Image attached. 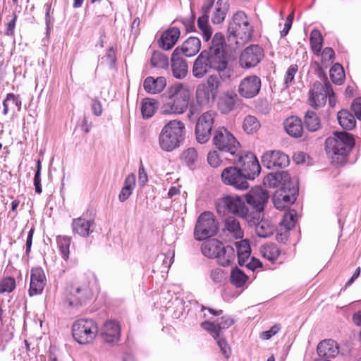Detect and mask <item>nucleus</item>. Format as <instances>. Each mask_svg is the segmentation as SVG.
<instances>
[{
    "mask_svg": "<svg viewBox=\"0 0 361 361\" xmlns=\"http://www.w3.org/2000/svg\"><path fill=\"white\" fill-rule=\"evenodd\" d=\"M192 92L188 85L177 82L167 90L166 100L160 107L162 115H180L189 107Z\"/></svg>",
    "mask_w": 361,
    "mask_h": 361,
    "instance_id": "obj_1",
    "label": "nucleus"
},
{
    "mask_svg": "<svg viewBox=\"0 0 361 361\" xmlns=\"http://www.w3.org/2000/svg\"><path fill=\"white\" fill-rule=\"evenodd\" d=\"M290 180L288 172L281 171L269 173L265 178V182L272 188L277 187L279 183L284 182L283 186L275 191L273 195V203H295L298 195V186Z\"/></svg>",
    "mask_w": 361,
    "mask_h": 361,
    "instance_id": "obj_2",
    "label": "nucleus"
},
{
    "mask_svg": "<svg viewBox=\"0 0 361 361\" xmlns=\"http://www.w3.org/2000/svg\"><path fill=\"white\" fill-rule=\"evenodd\" d=\"M93 276H82L68 286L63 295V301L68 306L78 307L92 298Z\"/></svg>",
    "mask_w": 361,
    "mask_h": 361,
    "instance_id": "obj_3",
    "label": "nucleus"
},
{
    "mask_svg": "<svg viewBox=\"0 0 361 361\" xmlns=\"http://www.w3.org/2000/svg\"><path fill=\"white\" fill-rule=\"evenodd\" d=\"M185 124L181 121H169L163 126L158 137L160 149L166 152L178 149L185 140Z\"/></svg>",
    "mask_w": 361,
    "mask_h": 361,
    "instance_id": "obj_4",
    "label": "nucleus"
},
{
    "mask_svg": "<svg viewBox=\"0 0 361 361\" xmlns=\"http://www.w3.org/2000/svg\"><path fill=\"white\" fill-rule=\"evenodd\" d=\"M355 145L352 135L341 132L335 134L333 137H329L325 142L326 153L331 157L334 162L344 164L346 157Z\"/></svg>",
    "mask_w": 361,
    "mask_h": 361,
    "instance_id": "obj_5",
    "label": "nucleus"
},
{
    "mask_svg": "<svg viewBox=\"0 0 361 361\" xmlns=\"http://www.w3.org/2000/svg\"><path fill=\"white\" fill-rule=\"evenodd\" d=\"M229 37L233 36L236 44H243L248 41L252 34V27L247 16L243 11H238L232 18L228 27Z\"/></svg>",
    "mask_w": 361,
    "mask_h": 361,
    "instance_id": "obj_6",
    "label": "nucleus"
},
{
    "mask_svg": "<svg viewBox=\"0 0 361 361\" xmlns=\"http://www.w3.org/2000/svg\"><path fill=\"white\" fill-rule=\"evenodd\" d=\"M216 209L218 212L227 210L255 224L262 217L264 204H217Z\"/></svg>",
    "mask_w": 361,
    "mask_h": 361,
    "instance_id": "obj_7",
    "label": "nucleus"
},
{
    "mask_svg": "<svg viewBox=\"0 0 361 361\" xmlns=\"http://www.w3.org/2000/svg\"><path fill=\"white\" fill-rule=\"evenodd\" d=\"M98 331L97 323L90 319H78L72 326L74 339L82 345L91 343L97 337Z\"/></svg>",
    "mask_w": 361,
    "mask_h": 361,
    "instance_id": "obj_8",
    "label": "nucleus"
},
{
    "mask_svg": "<svg viewBox=\"0 0 361 361\" xmlns=\"http://www.w3.org/2000/svg\"><path fill=\"white\" fill-rule=\"evenodd\" d=\"M236 165L247 180H254L261 172V167L255 155L249 152H243L237 155L233 160Z\"/></svg>",
    "mask_w": 361,
    "mask_h": 361,
    "instance_id": "obj_9",
    "label": "nucleus"
},
{
    "mask_svg": "<svg viewBox=\"0 0 361 361\" xmlns=\"http://www.w3.org/2000/svg\"><path fill=\"white\" fill-rule=\"evenodd\" d=\"M216 116V112L209 110L204 112L197 119L195 133L199 143L204 144L210 139Z\"/></svg>",
    "mask_w": 361,
    "mask_h": 361,
    "instance_id": "obj_10",
    "label": "nucleus"
},
{
    "mask_svg": "<svg viewBox=\"0 0 361 361\" xmlns=\"http://www.w3.org/2000/svg\"><path fill=\"white\" fill-rule=\"evenodd\" d=\"M213 143L219 150L234 155L240 147L235 137L224 127L217 128L214 133Z\"/></svg>",
    "mask_w": 361,
    "mask_h": 361,
    "instance_id": "obj_11",
    "label": "nucleus"
},
{
    "mask_svg": "<svg viewBox=\"0 0 361 361\" xmlns=\"http://www.w3.org/2000/svg\"><path fill=\"white\" fill-rule=\"evenodd\" d=\"M217 227L214 215L209 212L202 213L198 218L194 231L195 238L197 240H203L214 235Z\"/></svg>",
    "mask_w": 361,
    "mask_h": 361,
    "instance_id": "obj_12",
    "label": "nucleus"
},
{
    "mask_svg": "<svg viewBox=\"0 0 361 361\" xmlns=\"http://www.w3.org/2000/svg\"><path fill=\"white\" fill-rule=\"evenodd\" d=\"M221 178L225 185L233 186L235 189L244 190L249 188L248 180L236 165L225 168L221 172Z\"/></svg>",
    "mask_w": 361,
    "mask_h": 361,
    "instance_id": "obj_13",
    "label": "nucleus"
},
{
    "mask_svg": "<svg viewBox=\"0 0 361 361\" xmlns=\"http://www.w3.org/2000/svg\"><path fill=\"white\" fill-rule=\"evenodd\" d=\"M330 91L331 85L329 82L324 85L320 82H314L309 92V104L314 109L324 106Z\"/></svg>",
    "mask_w": 361,
    "mask_h": 361,
    "instance_id": "obj_14",
    "label": "nucleus"
},
{
    "mask_svg": "<svg viewBox=\"0 0 361 361\" xmlns=\"http://www.w3.org/2000/svg\"><path fill=\"white\" fill-rule=\"evenodd\" d=\"M261 85V79L257 75H248L239 82L238 92L242 97L251 99L259 94Z\"/></svg>",
    "mask_w": 361,
    "mask_h": 361,
    "instance_id": "obj_15",
    "label": "nucleus"
},
{
    "mask_svg": "<svg viewBox=\"0 0 361 361\" xmlns=\"http://www.w3.org/2000/svg\"><path fill=\"white\" fill-rule=\"evenodd\" d=\"M264 51L258 45H250L245 48L239 58V63L242 68H250L256 66L263 59Z\"/></svg>",
    "mask_w": 361,
    "mask_h": 361,
    "instance_id": "obj_16",
    "label": "nucleus"
},
{
    "mask_svg": "<svg viewBox=\"0 0 361 361\" xmlns=\"http://www.w3.org/2000/svg\"><path fill=\"white\" fill-rule=\"evenodd\" d=\"M262 161L269 169L285 168L290 163L288 156L277 150L266 152L262 157Z\"/></svg>",
    "mask_w": 361,
    "mask_h": 361,
    "instance_id": "obj_17",
    "label": "nucleus"
},
{
    "mask_svg": "<svg viewBox=\"0 0 361 361\" xmlns=\"http://www.w3.org/2000/svg\"><path fill=\"white\" fill-rule=\"evenodd\" d=\"M94 212L90 214V217L86 219L84 216L74 219L72 222L73 233L81 237H88L94 230Z\"/></svg>",
    "mask_w": 361,
    "mask_h": 361,
    "instance_id": "obj_18",
    "label": "nucleus"
},
{
    "mask_svg": "<svg viewBox=\"0 0 361 361\" xmlns=\"http://www.w3.org/2000/svg\"><path fill=\"white\" fill-rule=\"evenodd\" d=\"M214 0H206L202 7V16L197 20V25L202 32L203 39L207 42L212 35L211 26L209 24V13L214 6Z\"/></svg>",
    "mask_w": 361,
    "mask_h": 361,
    "instance_id": "obj_19",
    "label": "nucleus"
},
{
    "mask_svg": "<svg viewBox=\"0 0 361 361\" xmlns=\"http://www.w3.org/2000/svg\"><path fill=\"white\" fill-rule=\"evenodd\" d=\"M297 221V212L290 209L285 212L278 230L276 239L279 242L285 243L288 238V231L293 228Z\"/></svg>",
    "mask_w": 361,
    "mask_h": 361,
    "instance_id": "obj_20",
    "label": "nucleus"
},
{
    "mask_svg": "<svg viewBox=\"0 0 361 361\" xmlns=\"http://www.w3.org/2000/svg\"><path fill=\"white\" fill-rule=\"evenodd\" d=\"M234 323V320L229 316H223L217 322H204L201 326L208 331L214 339H217L222 330L229 328Z\"/></svg>",
    "mask_w": 361,
    "mask_h": 361,
    "instance_id": "obj_21",
    "label": "nucleus"
},
{
    "mask_svg": "<svg viewBox=\"0 0 361 361\" xmlns=\"http://www.w3.org/2000/svg\"><path fill=\"white\" fill-rule=\"evenodd\" d=\"M102 338L106 343H113L119 341L121 336V326L115 320L106 321L101 328Z\"/></svg>",
    "mask_w": 361,
    "mask_h": 361,
    "instance_id": "obj_22",
    "label": "nucleus"
},
{
    "mask_svg": "<svg viewBox=\"0 0 361 361\" xmlns=\"http://www.w3.org/2000/svg\"><path fill=\"white\" fill-rule=\"evenodd\" d=\"M46 284V277L42 268L31 270L29 294L30 296L40 294Z\"/></svg>",
    "mask_w": 361,
    "mask_h": 361,
    "instance_id": "obj_23",
    "label": "nucleus"
},
{
    "mask_svg": "<svg viewBox=\"0 0 361 361\" xmlns=\"http://www.w3.org/2000/svg\"><path fill=\"white\" fill-rule=\"evenodd\" d=\"M171 66L173 75L176 79H183L188 72V66L186 61L178 54V50L173 51L171 60Z\"/></svg>",
    "mask_w": 361,
    "mask_h": 361,
    "instance_id": "obj_24",
    "label": "nucleus"
},
{
    "mask_svg": "<svg viewBox=\"0 0 361 361\" xmlns=\"http://www.w3.org/2000/svg\"><path fill=\"white\" fill-rule=\"evenodd\" d=\"M207 56V51H203L195 60L192 66V75L196 78H203L211 69L209 65V61Z\"/></svg>",
    "mask_w": 361,
    "mask_h": 361,
    "instance_id": "obj_25",
    "label": "nucleus"
},
{
    "mask_svg": "<svg viewBox=\"0 0 361 361\" xmlns=\"http://www.w3.org/2000/svg\"><path fill=\"white\" fill-rule=\"evenodd\" d=\"M317 353L323 358L334 357L338 353V345L334 340H324L317 345Z\"/></svg>",
    "mask_w": 361,
    "mask_h": 361,
    "instance_id": "obj_26",
    "label": "nucleus"
},
{
    "mask_svg": "<svg viewBox=\"0 0 361 361\" xmlns=\"http://www.w3.org/2000/svg\"><path fill=\"white\" fill-rule=\"evenodd\" d=\"M200 40L197 37H191L186 39L180 47H176L174 50H178V54L180 56L191 57L200 51Z\"/></svg>",
    "mask_w": 361,
    "mask_h": 361,
    "instance_id": "obj_27",
    "label": "nucleus"
},
{
    "mask_svg": "<svg viewBox=\"0 0 361 361\" xmlns=\"http://www.w3.org/2000/svg\"><path fill=\"white\" fill-rule=\"evenodd\" d=\"M166 85V79L160 76L157 78L147 77L143 82L145 90L149 94H158L163 91Z\"/></svg>",
    "mask_w": 361,
    "mask_h": 361,
    "instance_id": "obj_28",
    "label": "nucleus"
},
{
    "mask_svg": "<svg viewBox=\"0 0 361 361\" xmlns=\"http://www.w3.org/2000/svg\"><path fill=\"white\" fill-rule=\"evenodd\" d=\"M180 36V30L177 27H171L164 32L160 39V47L165 50L171 49Z\"/></svg>",
    "mask_w": 361,
    "mask_h": 361,
    "instance_id": "obj_29",
    "label": "nucleus"
},
{
    "mask_svg": "<svg viewBox=\"0 0 361 361\" xmlns=\"http://www.w3.org/2000/svg\"><path fill=\"white\" fill-rule=\"evenodd\" d=\"M284 128L286 133L293 137H301L303 132V127L301 120L296 116H290L284 122Z\"/></svg>",
    "mask_w": 361,
    "mask_h": 361,
    "instance_id": "obj_30",
    "label": "nucleus"
},
{
    "mask_svg": "<svg viewBox=\"0 0 361 361\" xmlns=\"http://www.w3.org/2000/svg\"><path fill=\"white\" fill-rule=\"evenodd\" d=\"M269 195L267 191L260 187L252 188L246 195L247 203H267Z\"/></svg>",
    "mask_w": 361,
    "mask_h": 361,
    "instance_id": "obj_31",
    "label": "nucleus"
},
{
    "mask_svg": "<svg viewBox=\"0 0 361 361\" xmlns=\"http://www.w3.org/2000/svg\"><path fill=\"white\" fill-rule=\"evenodd\" d=\"M217 262L222 267H228L234 261L235 258V250L232 246L221 247V250L215 257Z\"/></svg>",
    "mask_w": 361,
    "mask_h": 361,
    "instance_id": "obj_32",
    "label": "nucleus"
},
{
    "mask_svg": "<svg viewBox=\"0 0 361 361\" xmlns=\"http://www.w3.org/2000/svg\"><path fill=\"white\" fill-rule=\"evenodd\" d=\"M211 68L216 70L217 71H224L227 67V61L224 56V52L207 51Z\"/></svg>",
    "mask_w": 361,
    "mask_h": 361,
    "instance_id": "obj_33",
    "label": "nucleus"
},
{
    "mask_svg": "<svg viewBox=\"0 0 361 361\" xmlns=\"http://www.w3.org/2000/svg\"><path fill=\"white\" fill-rule=\"evenodd\" d=\"M221 242L217 239H209L202 243V252L207 257L215 258L221 250Z\"/></svg>",
    "mask_w": 361,
    "mask_h": 361,
    "instance_id": "obj_34",
    "label": "nucleus"
},
{
    "mask_svg": "<svg viewBox=\"0 0 361 361\" xmlns=\"http://www.w3.org/2000/svg\"><path fill=\"white\" fill-rule=\"evenodd\" d=\"M229 6L225 0H218L216 5L214 11L212 16V21L214 24L221 23L226 18V13L228 11Z\"/></svg>",
    "mask_w": 361,
    "mask_h": 361,
    "instance_id": "obj_35",
    "label": "nucleus"
},
{
    "mask_svg": "<svg viewBox=\"0 0 361 361\" xmlns=\"http://www.w3.org/2000/svg\"><path fill=\"white\" fill-rule=\"evenodd\" d=\"M195 97L197 102L202 106H208L213 104L216 99L206 88V86L202 84L197 87Z\"/></svg>",
    "mask_w": 361,
    "mask_h": 361,
    "instance_id": "obj_36",
    "label": "nucleus"
},
{
    "mask_svg": "<svg viewBox=\"0 0 361 361\" xmlns=\"http://www.w3.org/2000/svg\"><path fill=\"white\" fill-rule=\"evenodd\" d=\"M235 94L228 92L221 96L218 101L219 110L224 114L231 112L235 105Z\"/></svg>",
    "mask_w": 361,
    "mask_h": 361,
    "instance_id": "obj_37",
    "label": "nucleus"
},
{
    "mask_svg": "<svg viewBox=\"0 0 361 361\" xmlns=\"http://www.w3.org/2000/svg\"><path fill=\"white\" fill-rule=\"evenodd\" d=\"M237 248L238 264L240 266L245 265L249 259L251 253V248L247 240H243L235 243Z\"/></svg>",
    "mask_w": 361,
    "mask_h": 361,
    "instance_id": "obj_38",
    "label": "nucleus"
},
{
    "mask_svg": "<svg viewBox=\"0 0 361 361\" xmlns=\"http://www.w3.org/2000/svg\"><path fill=\"white\" fill-rule=\"evenodd\" d=\"M338 121L341 126L346 130H352L356 123L355 116L347 110H341L338 113Z\"/></svg>",
    "mask_w": 361,
    "mask_h": 361,
    "instance_id": "obj_39",
    "label": "nucleus"
},
{
    "mask_svg": "<svg viewBox=\"0 0 361 361\" xmlns=\"http://www.w3.org/2000/svg\"><path fill=\"white\" fill-rule=\"evenodd\" d=\"M226 231L235 239H241L243 237L239 222L233 217H228L225 222Z\"/></svg>",
    "mask_w": 361,
    "mask_h": 361,
    "instance_id": "obj_40",
    "label": "nucleus"
},
{
    "mask_svg": "<svg viewBox=\"0 0 361 361\" xmlns=\"http://www.w3.org/2000/svg\"><path fill=\"white\" fill-rule=\"evenodd\" d=\"M136 178L134 173L129 174L125 180V185L119 194V200L121 202L126 201L130 195L132 190L135 186Z\"/></svg>",
    "mask_w": 361,
    "mask_h": 361,
    "instance_id": "obj_41",
    "label": "nucleus"
},
{
    "mask_svg": "<svg viewBox=\"0 0 361 361\" xmlns=\"http://www.w3.org/2000/svg\"><path fill=\"white\" fill-rule=\"evenodd\" d=\"M275 228L268 220H261L255 226L256 234L260 238H267L273 234Z\"/></svg>",
    "mask_w": 361,
    "mask_h": 361,
    "instance_id": "obj_42",
    "label": "nucleus"
},
{
    "mask_svg": "<svg viewBox=\"0 0 361 361\" xmlns=\"http://www.w3.org/2000/svg\"><path fill=\"white\" fill-rule=\"evenodd\" d=\"M157 109V102L154 99L146 98L142 101L141 112L144 118H151Z\"/></svg>",
    "mask_w": 361,
    "mask_h": 361,
    "instance_id": "obj_43",
    "label": "nucleus"
},
{
    "mask_svg": "<svg viewBox=\"0 0 361 361\" xmlns=\"http://www.w3.org/2000/svg\"><path fill=\"white\" fill-rule=\"evenodd\" d=\"M310 46L312 52L319 56L323 45V37L318 30H313L310 33Z\"/></svg>",
    "mask_w": 361,
    "mask_h": 361,
    "instance_id": "obj_44",
    "label": "nucleus"
},
{
    "mask_svg": "<svg viewBox=\"0 0 361 361\" xmlns=\"http://www.w3.org/2000/svg\"><path fill=\"white\" fill-rule=\"evenodd\" d=\"M305 124L308 130L314 132L320 128L321 122L317 114L313 111H307L305 116Z\"/></svg>",
    "mask_w": 361,
    "mask_h": 361,
    "instance_id": "obj_45",
    "label": "nucleus"
},
{
    "mask_svg": "<svg viewBox=\"0 0 361 361\" xmlns=\"http://www.w3.org/2000/svg\"><path fill=\"white\" fill-rule=\"evenodd\" d=\"M202 85L206 86V88L208 89L212 97L216 98L221 85V82L219 76L215 75L209 76L206 82L202 83Z\"/></svg>",
    "mask_w": 361,
    "mask_h": 361,
    "instance_id": "obj_46",
    "label": "nucleus"
},
{
    "mask_svg": "<svg viewBox=\"0 0 361 361\" xmlns=\"http://www.w3.org/2000/svg\"><path fill=\"white\" fill-rule=\"evenodd\" d=\"M248 277L238 267L234 268L231 273L230 280L235 287H243L247 282Z\"/></svg>",
    "mask_w": 361,
    "mask_h": 361,
    "instance_id": "obj_47",
    "label": "nucleus"
},
{
    "mask_svg": "<svg viewBox=\"0 0 361 361\" xmlns=\"http://www.w3.org/2000/svg\"><path fill=\"white\" fill-rule=\"evenodd\" d=\"M260 253L264 259L274 262L278 258L279 250L275 245H264L262 246Z\"/></svg>",
    "mask_w": 361,
    "mask_h": 361,
    "instance_id": "obj_48",
    "label": "nucleus"
},
{
    "mask_svg": "<svg viewBox=\"0 0 361 361\" xmlns=\"http://www.w3.org/2000/svg\"><path fill=\"white\" fill-rule=\"evenodd\" d=\"M71 242V237L59 235L56 238L57 245L60 250L61 257L65 260H67L69 257V247Z\"/></svg>",
    "mask_w": 361,
    "mask_h": 361,
    "instance_id": "obj_49",
    "label": "nucleus"
},
{
    "mask_svg": "<svg viewBox=\"0 0 361 361\" xmlns=\"http://www.w3.org/2000/svg\"><path fill=\"white\" fill-rule=\"evenodd\" d=\"M151 65L156 68H166L169 66L166 56L159 51H154L151 58Z\"/></svg>",
    "mask_w": 361,
    "mask_h": 361,
    "instance_id": "obj_50",
    "label": "nucleus"
},
{
    "mask_svg": "<svg viewBox=\"0 0 361 361\" xmlns=\"http://www.w3.org/2000/svg\"><path fill=\"white\" fill-rule=\"evenodd\" d=\"M11 105L16 106L18 111H20L21 108V99L19 96L10 93L7 94L6 99L3 102L4 115L8 114L9 107Z\"/></svg>",
    "mask_w": 361,
    "mask_h": 361,
    "instance_id": "obj_51",
    "label": "nucleus"
},
{
    "mask_svg": "<svg viewBox=\"0 0 361 361\" xmlns=\"http://www.w3.org/2000/svg\"><path fill=\"white\" fill-rule=\"evenodd\" d=\"M182 159L188 166L193 167L198 159L197 150L194 147L187 149L183 152Z\"/></svg>",
    "mask_w": 361,
    "mask_h": 361,
    "instance_id": "obj_52",
    "label": "nucleus"
},
{
    "mask_svg": "<svg viewBox=\"0 0 361 361\" xmlns=\"http://www.w3.org/2000/svg\"><path fill=\"white\" fill-rule=\"evenodd\" d=\"M225 39L224 35L221 32H217L212 38V43L209 47V52H224V44Z\"/></svg>",
    "mask_w": 361,
    "mask_h": 361,
    "instance_id": "obj_53",
    "label": "nucleus"
},
{
    "mask_svg": "<svg viewBox=\"0 0 361 361\" xmlns=\"http://www.w3.org/2000/svg\"><path fill=\"white\" fill-rule=\"evenodd\" d=\"M330 77L332 81L336 84H341L345 78V73L343 67L338 63H336L330 70Z\"/></svg>",
    "mask_w": 361,
    "mask_h": 361,
    "instance_id": "obj_54",
    "label": "nucleus"
},
{
    "mask_svg": "<svg viewBox=\"0 0 361 361\" xmlns=\"http://www.w3.org/2000/svg\"><path fill=\"white\" fill-rule=\"evenodd\" d=\"M259 128V123L257 119L252 116H247L243 121V129L247 133H252Z\"/></svg>",
    "mask_w": 361,
    "mask_h": 361,
    "instance_id": "obj_55",
    "label": "nucleus"
},
{
    "mask_svg": "<svg viewBox=\"0 0 361 361\" xmlns=\"http://www.w3.org/2000/svg\"><path fill=\"white\" fill-rule=\"evenodd\" d=\"M16 287V281L12 277H6L0 281V293H11Z\"/></svg>",
    "mask_w": 361,
    "mask_h": 361,
    "instance_id": "obj_56",
    "label": "nucleus"
},
{
    "mask_svg": "<svg viewBox=\"0 0 361 361\" xmlns=\"http://www.w3.org/2000/svg\"><path fill=\"white\" fill-rule=\"evenodd\" d=\"M298 71V66L297 64H292L288 68L284 75V85L286 87H288L292 84Z\"/></svg>",
    "mask_w": 361,
    "mask_h": 361,
    "instance_id": "obj_57",
    "label": "nucleus"
},
{
    "mask_svg": "<svg viewBox=\"0 0 361 361\" xmlns=\"http://www.w3.org/2000/svg\"><path fill=\"white\" fill-rule=\"evenodd\" d=\"M207 162L210 166L213 168L219 167L221 164L222 160L221 159L219 154L216 150L209 152L207 154Z\"/></svg>",
    "mask_w": 361,
    "mask_h": 361,
    "instance_id": "obj_58",
    "label": "nucleus"
},
{
    "mask_svg": "<svg viewBox=\"0 0 361 361\" xmlns=\"http://www.w3.org/2000/svg\"><path fill=\"white\" fill-rule=\"evenodd\" d=\"M41 169H42L41 161L39 159L37 162V170H36L35 177H34V185L35 188V191L37 193L42 192L41 177H40Z\"/></svg>",
    "mask_w": 361,
    "mask_h": 361,
    "instance_id": "obj_59",
    "label": "nucleus"
},
{
    "mask_svg": "<svg viewBox=\"0 0 361 361\" xmlns=\"http://www.w3.org/2000/svg\"><path fill=\"white\" fill-rule=\"evenodd\" d=\"M215 340L216 341L221 353L224 355L225 357L228 358L231 355V348L228 346L227 341L224 338H221V336H219V338Z\"/></svg>",
    "mask_w": 361,
    "mask_h": 361,
    "instance_id": "obj_60",
    "label": "nucleus"
},
{
    "mask_svg": "<svg viewBox=\"0 0 361 361\" xmlns=\"http://www.w3.org/2000/svg\"><path fill=\"white\" fill-rule=\"evenodd\" d=\"M102 59L104 60L110 68H112L116 61V52L114 49L112 47L109 48L106 55Z\"/></svg>",
    "mask_w": 361,
    "mask_h": 361,
    "instance_id": "obj_61",
    "label": "nucleus"
},
{
    "mask_svg": "<svg viewBox=\"0 0 361 361\" xmlns=\"http://www.w3.org/2000/svg\"><path fill=\"white\" fill-rule=\"evenodd\" d=\"M281 329L280 325L275 324L269 330L263 331L261 334V338L262 339L268 340L273 336L276 335Z\"/></svg>",
    "mask_w": 361,
    "mask_h": 361,
    "instance_id": "obj_62",
    "label": "nucleus"
},
{
    "mask_svg": "<svg viewBox=\"0 0 361 361\" xmlns=\"http://www.w3.org/2000/svg\"><path fill=\"white\" fill-rule=\"evenodd\" d=\"M320 55L324 62H332L334 59V51L330 47H326L322 52H320Z\"/></svg>",
    "mask_w": 361,
    "mask_h": 361,
    "instance_id": "obj_63",
    "label": "nucleus"
},
{
    "mask_svg": "<svg viewBox=\"0 0 361 361\" xmlns=\"http://www.w3.org/2000/svg\"><path fill=\"white\" fill-rule=\"evenodd\" d=\"M355 116L361 120V97L355 99L351 106Z\"/></svg>",
    "mask_w": 361,
    "mask_h": 361,
    "instance_id": "obj_64",
    "label": "nucleus"
}]
</instances>
